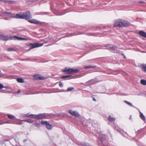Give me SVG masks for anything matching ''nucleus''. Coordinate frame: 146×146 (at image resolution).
I'll return each instance as SVG.
<instances>
[{
    "mask_svg": "<svg viewBox=\"0 0 146 146\" xmlns=\"http://www.w3.org/2000/svg\"><path fill=\"white\" fill-rule=\"evenodd\" d=\"M2 14L3 15L1 16H5L9 18H14L17 19H29L32 18V16L30 12L29 11H26L25 13L15 14L11 13L10 12H2Z\"/></svg>",
    "mask_w": 146,
    "mask_h": 146,
    "instance_id": "nucleus-1",
    "label": "nucleus"
},
{
    "mask_svg": "<svg viewBox=\"0 0 146 146\" xmlns=\"http://www.w3.org/2000/svg\"><path fill=\"white\" fill-rule=\"evenodd\" d=\"M130 23L126 20L117 19L114 22L113 26L115 27H126L130 25Z\"/></svg>",
    "mask_w": 146,
    "mask_h": 146,
    "instance_id": "nucleus-2",
    "label": "nucleus"
},
{
    "mask_svg": "<svg viewBox=\"0 0 146 146\" xmlns=\"http://www.w3.org/2000/svg\"><path fill=\"white\" fill-rule=\"evenodd\" d=\"M80 70L74 68H65L64 70H62V71L65 72L68 74H71L77 72Z\"/></svg>",
    "mask_w": 146,
    "mask_h": 146,
    "instance_id": "nucleus-3",
    "label": "nucleus"
},
{
    "mask_svg": "<svg viewBox=\"0 0 146 146\" xmlns=\"http://www.w3.org/2000/svg\"><path fill=\"white\" fill-rule=\"evenodd\" d=\"M32 116L33 117H35L37 119H42L44 118L46 116V115L44 113H40L38 115H29V117Z\"/></svg>",
    "mask_w": 146,
    "mask_h": 146,
    "instance_id": "nucleus-4",
    "label": "nucleus"
},
{
    "mask_svg": "<svg viewBox=\"0 0 146 146\" xmlns=\"http://www.w3.org/2000/svg\"><path fill=\"white\" fill-rule=\"evenodd\" d=\"M43 45V44H39L38 43H36L34 44L32 43H30L29 44L27 45L28 46H30V48L28 51L37 47L42 46Z\"/></svg>",
    "mask_w": 146,
    "mask_h": 146,
    "instance_id": "nucleus-5",
    "label": "nucleus"
},
{
    "mask_svg": "<svg viewBox=\"0 0 146 146\" xmlns=\"http://www.w3.org/2000/svg\"><path fill=\"white\" fill-rule=\"evenodd\" d=\"M33 78L35 80H42L46 79L43 76L38 74L34 75Z\"/></svg>",
    "mask_w": 146,
    "mask_h": 146,
    "instance_id": "nucleus-6",
    "label": "nucleus"
},
{
    "mask_svg": "<svg viewBox=\"0 0 146 146\" xmlns=\"http://www.w3.org/2000/svg\"><path fill=\"white\" fill-rule=\"evenodd\" d=\"M28 21L30 23L36 24H41L42 23L41 22L33 19H31V20H29Z\"/></svg>",
    "mask_w": 146,
    "mask_h": 146,
    "instance_id": "nucleus-7",
    "label": "nucleus"
},
{
    "mask_svg": "<svg viewBox=\"0 0 146 146\" xmlns=\"http://www.w3.org/2000/svg\"><path fill=\"white\" fill-rule=\"evenodd\" d=\"M0 39L4 40H7L8 39L7 36H5L3 35H0Z\"/></svg>",
    "mask_w": 146,
    "mask_h": 146,
    "instance_id": "nucleus-8",
    "label": "nucleus"
},
{
    "mask_svg": "<svg viewBox=\"0 0 146 146\" xmlns=\"http://www.w3.org/2000/svg\"><path fill=\"white\" fill-rule=\"evenodd\" d=\"M139 33L141 36L146 38V33L143 31H140L139 32Z\"/></svg>",
    "mask_w": 146,
    "mask_h": 146,
    "instance_id": "nucleus-9",
    "label": "nucleus"
},
{
    "mask_svg": "<svg viewBox=\"0 0 146 146\" xmlns=\"http://www.w3.org/2000/svg\"><path fill=\"white\" fill-rule=\"evenodd\" d=\"M96 83V82L95 80L92 79L86 82V84H88L89 83V85L92 84H95Z\"/></svg>",
    "mask_w": 146,
    "mask_h": 146,
    "instance_id": "nucleus-10",
    "label": "nucleus"
},
{
    "mask_svg": "<svg viewBox=\"0 0 146 146\" xmlns=\"http://www.w3.org/2000/svg\"><path fill=\"white\" fill-rule=\"evenodd\" d=\"M140 113V116L141 118L143 121L145 120V118L144 116L143 115V114L141 113L140 111L139 112Z\"/></svg>",
    "mask_w": 146,
    "mask_h": 146,
    "instance_id": "nucleus-11",
    "label": "nucleus"
},
{
    "mask_svg": "<svg viewBox=\"0 0 146 146\" xmlns=\"http://www.w3.org/2000/svg\"><path fill=\"white\" fill-rule=\"evenodd\" d=\"M14 37L17 39L19 40H27V39L25 38H22L19 37H17L16 36H15Z\"/></svg>",
    "mask_w": 146,
    "mask_h": 146,
    "instance_id": "nucleus-12",
    "label": "nucleus"
},
{
    "mask_svg": "<svg viewBox=\"0 0 146 146\" xmlns=\"http://www.w3.org/2000/svg\"><path fill=\"white\" fill-rule=\"evenodd\" d=\"M17 81L19 83H23L24 82V80L22 78H17Z\"/></svg>",
    "mask_w": 146,
    "mask_h": 146,
    "instance_id": "nucleus-13",
    "label": "nucleus"
},
{
    "mask_svg": "<svg viewBox=\"0 0 146 146\" xmlns=\"http://www.w3.org/2000/svg\"><path fill=\"white\" fill-rule=\"evenodd\" d=\"M141 83L143 85H146V80H141L140 81Z\"/></svg>",
    "mask_w": 146,
    "mask_h": 146,
    "instance_id": "nucleus-14",
    "label": "nucleus"
},
{
    "mask_svg": "<svg viewBox=\"0 0 146 146\" xmlns=\"http://www.w3.org/2000/svg\"><path fill=\"white\" fill-rule=\"evenodd\" d=\"M108 119L110 121H114L115 120V119L114 118L111 117V116H110L108 118Z\"/></svg>",
    "mask_w": 146,
    "mask_h": 146,
    "instance_id": "nucleus-15",
    "label": "nucleus"
},
{
    "mask_svg": "<svg viewBox=\"0 0 146 146\" xmlns=\"http://www.w3.org/2000/svg\"><path fill=\"white\" fill-rule=\"evenodd\" d=\"M47 128L48 129H51L52 126L48 123L46 125Z\"/></svg>",
    "mask_w": 146,
    "mask_h": 146,
    "instance_id": "nucleus-16",
    "label": "nucleus"
},
{
    "mask_svg": "<svg viewBox=\"0 0 146 146\" xmlns=\"http://www.w3.org/2000/svg\"><path fill=\"white\" fill-rule=\"evenodd\" d=\"M110 49L112 50H113L117 48V47L116 46H110Z\"/></svg>",
    "mask_w": 146,
    "mask_h": 146,
    "instance_id": "nucleus-17",
    "label": "nucleus"
},
{
    "mask_svg": "<svg viewBox=\"0 0 146 146\" xmlns=\"http://www.w3.org/2000/svg\"><path fill=\"white\" fill-rule=\"evenodd\" d=\"M3 88H8V86L5 87L1 83H0V89H1Z\"/></svg>",
    "mask_w": 146,
    "mask_h": 146,
    "instance_id": "nucleus-18",
    "label": "nucleus"
},
{
    "mask_svg": "<svg viewBox=\"0 0 146 146\" xmlns=\"http://www.w3.org/2000/svg\"><path fill=\"white\" fill-rule=\"evenodd\" d=\"M68 112L70 114L73 115L74 113H75V111L72 110H69L68 111Z\"/></svg>",
    "mask_w": 146,
    "mask_h": 146,
    "instance_id": "nucleus-19",
    "label": "nucleus"
},
{
    "mask_svg": "<svg viewBox=\"0 0 146 146\" xmlns=\"http://www.w3.org/2000/svg\"><path fill=\"white\" fill-rule=\"evenodd\" d=\"M71 76L70 75H66V76H63L62 77H61V78L62 79H64L67 78H69Z\"/></svg>",
    "mask_w": 146,
    "mask_h": 146,
    "instance_id": "nucleus-20",
    "label": "nucleus"
},
{
    "mask_svg": "<svg viewBox=\"0 0 146 146\" xmlns=\"http://www.w3.org/2000/svg\"><path fill=\"white\" fill-rule=\"evenodd\" d=\"M124 102L127 104L129 106H133L132 105V104L131 103L129 102L126 101H124Z\"/></svg>",
    "mask_w": 146,
    "mask_h": 146,
    "instance_id": "nucleus-21",
    "label": "nucleus"
},
{
    "mask_svg": "<svg viewBox=\"0 0 146 146\" xmlns=\"http://www.w3.org/2000/svg\"><path fill=\"white\" fill-rule=\"evenodd\" d=\"M74 89L73 87H69L67 88V89L66 90V92H68L71 91H72Z\"/></svg>",
    "mask_w": 146,
    "mask_h": 146,
    "instance_id": "nucleus-22",
    "label": "nucleus"
},
{
    "mask_svg": "<svg viewBox=\"0 0 146 146\" xmlns=\"http://www.w3.org/2000/svg\"><path fill=\"white\" fill-rule=\"evenodd\" d=\"M73 115L76 117H78L79 116V114L77 112L75 111V113H74Z\"/></svg>",
    "mask_w": 146,
    "mask_h": 146,
    "instance_id": "nucleus-23",
    "label": "nucleus"
},
{
    "mask_svg": "<svg viewBox=\"0 0 146 146\" xmlns=\"http://www.w3.org/2000/svg\"><path fill=\"white\" fill-rule=\"evenodd\" d=\"M7 116L9 118L11 119H13L15 118V116L12 115H7Z\"/></svg>",
    "mask_w": 146,
    "mask_h": 146,
    "instance_id": "nucleus-24",
    "label": "nucleus"
},
{
    "mask_svg": "<svg viewBox=\"0 0 146 146\" xmlns=\"http://www.w3.org/2000/svg\"><path fill=\"white\" fill-rule=\"evenodd\" d=\"M142 66L144 71L146 72V64H143L142 65Z\"/></svg>",
    "mask_w": 146,
    "mask_h": 146,
    "instance_id": "nucleus-25",
    "label": "nucleus"
},
{
    "mask_svg": "<svg viewBox=\"0 0 146 146\" xmlns=\"http://www.w3.org/2000/svg\"><path fill=\"white\" fill-rule=\"evenodd\" d=\"M8 51H15V50L12 48H9L7 49Z\"/></svg>",
    "mask_w": 146,
    "mask_h": 146,
    "instance_id": "nucleus-26",
    "label": "nucleus"
},
{
    "mask_svg": "<svg viewBox=\"0 0 146 146\" xmlns=\"http://www.w3.org/2000/svg\"><path fill=\"white\" fill-rule=\"evenodd\" d=\"M41 123L42 124H46H46L48 123V122L46 121H44L43 120H42L41 122Z\"/></svg>",
    "mask_w": 146,
    "mask_h": 146,
    "instance_id": "nucleus-27",
    "label": "nucleus"
},
{
    "mask_svg": "<svg viewBox=\"0 0 146 146\" xmlns=\"http://www.w3.org/2000/svg\"><path fill=\"white\" fill-rule=\"evenodd\" d=\"M94 67L95 66H86L85 67V68L86 69L88 68H94Z\"/></svg>",
    "mask_w": 146,
    "mask_h": 146,
    "instance_id": "nucleus-28",
    "label": "nucleus"
},
{
    "mask_svg": "<svg viewBox=\"0 0 146 146\" xmlns=\"http://www.w3.org/2000/svg\"><path fill=\"white\" fill-rule=\"evenodd\" d=\"M26 121L29 123H31L33 121L31 119L27 120Z\"/></svg>",
    "mask_w": 146,
    "mask_h": 146,
    "instance_id": "nucleus-29",
    "label": "nucleus"
},
{
    "mask_svg": "<svg viewBox=\"0 0 146 146\" xmlns=\"http://www.w3.org/2000/svg\"><path fill=\"white\" fill-rule=\"evenodd\" d=\"M105 46L106 47H108V49H109L110 48V45H109V44H106V45H105Z\"/></svg>",
    "mask_w": 146,
    "mask_h": 146,
    "instance_id": "nucleus-30",
    "label": "nucleus"
},
{
    "mask_svg": "<svg viewBox=\"0 0 146 146\" xmlns=\"http://www.w3.org/2000/svg\"><path fill=\"white\" fill-rule=\"evenodd\" d=\"M4 57H5L8 58V59L10 60H11L12 59L11 58H10L9 57L7 56H4Z\"/></svg>",
    "mask_w": 146,
    "mask_h": 146,
    "instance_id": "nucleus-31",
    "label": "nucleus"
},
{
    "mask_svg": "<svg viewBox=\"0 0 146 146\" xmlns=\"http://www.w3.org/2000/svg\"><path fill=\"white\" fill-rule=\"evenodd\" d=\"M59 86L60 87H62L63 86V84L61 82H60L59 83Z\"/></svg>",
    "mask_w": 146,
    "mask_h": 146,
    "instance_id": "nucleus-32",
    "label": "nucleus"
},
{
    "mask_svg": "<svg viewBox=\"0 0 146 146\" xmlns=\"http://www.w3.org/2000/svg\"><path fill=\"white\" fill-rule=\"evenodd\" d=\"M83 146H88V144H85L83 145Z\"/></svg>",
    "mask_w": 146,
    "mask_h": 146,
    "instance_id": "nucleus-33",
    "label": "nucleus"
},
{
    "mask_svg": "<svg viewBox=\"0 0 146 146\" xmlns=\"http://www.w3.org/2000/svg\"><path fill=\"white\" fill-rule=\"evenodd\" d=\"M93 101H96V99L94 98H93Z\"/></svg>",
    "mask_w": 146,
    "mask_h": 146,
    "instance_id": "nucleus-34",
    "label": "nucleus"
},
{
    "mask_svg": "<svg viewBox=\"0 0 146 146\" xmlns=\"http://www.w3.org/2000/svg\"><path fill=\"white\" fill-rule=\"evenodd\" d=\"M2 75H3L2 74H0V77H2Z\"/></svg>",
    "mask_w": 146,
    "mask_h": 146,
    "instance_id": "nucleus-35",
    "label": "nucleus"
},
{
    "mask_svg": "<svg viewBox=\"0 0 146 146\" xmlns=\"http://www.w3.org/2000/svg\"><path fill=\"white\" fill-rule=\"evenodd\" d=\"M20 92V90H19V91L17 92V93H19Z\"/></svg>",
    "mask_w": 146,
    "mask_h": 146,
    "instance_id": "nucleus-36",
    "label": "nucleus"
},
{
    "mask_svg": "<svg viewBox=\"0 0 146 146\" xmlns=\"http://www.w3.org/2000/svg\"><path fill=\"white\" fill-rule=\"evenodd\" d=\"M114 52H115V53L117 52H115V51H114Z\"/></svg>",
    "mask_w": 146,
    "mask_h": 146,
    "instance_id": "nucleus-37",
    "label": "nucleus"
},
{
    "mask_svg": "<svg viewBox=\"0 0 146 146\" xmlns=\"http://www.w3.org/2000/svg\"><path fill=\"white\" fill-rule=\"evenodd\" d=\"M7 92L9 93H10V92L9 91H8Z\"/></svg>",
    "mask_w": 146,
    "mask_h": 146,
    "instance_id": "nucleus-38",
    "label": "nucleus"
},
{
    "mask_svg": "<svg viewBox=\"0 0 146 146\" xmlns=\"http://www.w3.org/2000/svg\"><path fill=\"white\" fill-rule=\"evenodd\" d=\"M125 56H124V57H123V58H125Z\"/></svg>",
    "mask_w": 146,
    "mask_h": 146,
    "instance_id": "nucleus-39",
    "label": "nucleus"
},
{
    "mask_svg": "<svg viewBox=\"0 0 146 146\" xmlns=\"http://www.w3.org/2000/svg\"><path fill=\"white\" fill-rule=\"evenodd\" d=\"M116 130H117V131H119V130H118V129H117Z\"/></svg>",
    "mask_w": 146,
    "mask_h": 146,
    "instance_id": "nucleus-40",
    "label": "nucleus"
},
{
    "mask_svg": "<svg viewBox=\"0 0 146 146\" xmlns=\"http://www.w3.org/2000/svg\"><path fill=\"white\" fill-rule=\"evenodd\" d=\"M122 56L124 55H123V54H122Z\"/></svg>",
    "mask_w": 146,
    "mask_h": 146,
    "instance_id": "nucleus-41",
    "label": "nucleus"
},
{
    "mask_svg": "<svg viewBox=\"0 0 146 146\" xmlns=\"http://www.w3.org/2000/svg\"><path fill=\"white\" fill-rule=\"evenodd\" d=\"M4 19H6V18H4Z\"/></svg>",
    "mask_w": 146,
    "mask_h": 146,
    "instance_id": "nucleus-42",
    "label": "nucleus"
}]
</instances>
